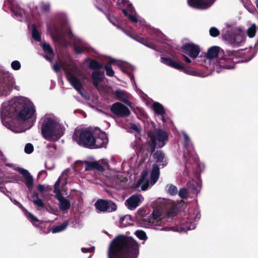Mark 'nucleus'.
<instances>
[{
    "label": "nucleus",
    "mask_w": 258,
    "mask_h": 258,
    "mask_svg": "<svg viewBox=\"0 0 258 258\" xmlns=\"http://www.w3.org/2000/svg\"><path fill=\"white\" fill-rule=\"evenodd\" d=\"M72 39L74 48L76 53L81 54L89 50V45L85 40L76 36H73Z\"/></svg>",
    "instance_id": "20"
},
{
    "label": "nucleus",
    "mask_w": 258,
    "mask_h": 258,
    "mask_svg": "<svg viewBox=\"0 0 258 258\" xmlns=\"http://www.w3.org/2000/svg\"><path fill=\"white\" fill-rule=\"evenodd\" d=\"M144 198L141 195H134L125 201L128 209L133 210L138 207L143 201Z\"/></svg>",
    "instance_id": "25"
},
{
    "label": "nucleus",
    "mask_w": 258,
    "mask_h": 258,
    "mask_svg": "<svg viewBox=\"0 0 258 258\" xmlns=\"http://www.w3.org/2000/svg\"><path fill=\"white\" fill-rule=\"evenodd\" d=\"M190 191L186 188H182L178 191V196L182 199H186L189 196Z\"/></svg>",
    "instance_id": "44"
},
{
    "label": "nucleus",
    "mask_w": 258,
    "mask_h": 258,
    "mask_svg": "<svg viewBox=\"0 0 258 258\" xmlns=\"http://www.w3.org/2000/svg\"><path fill=\"white\" fill-rule=\"evenodd\" d=\"M164 204L165 205L167 209H170L168 212V215L169 216H172L175 214L176 211V206L175 204L168 200H165L163 202Z\"/></svg>",
    "instance_id": "35"
},
{
    "label": "nucleus",
    "mask_w": 258,
    "mask_h": 258,
    "mask_svg": "<svg viewBox=\"0 0 258 258\" xmlns=\"http://www.w3.org/2000/svg\"><path fill=\"white\" fill-rule=\"evenodd\" d=\"M25 215H26V217L28 218V219L31 221V222L33 225H35V222L39 221L38 219L36 217H35L34 215H33L32 213L28 212L27 211H26Z\"/></svg>",
    "instance_id": "47"
},
{
    "label": "nucleus",
    "mask_w": 258,
    "mask_h": 258,
    "mask_svg": "<svg viewBox=\"0 0 258 258\" xmlns=\"http://www.w3.org/2000/svg\"><path fill=\"white\" fill-rule=\"evenodd\" d=\"M161 212L159 209H154L152 214L148 218V223L145 224V226L161 230H169V228L164 227L160 228V227L164 224L165 219L161 217Z\"/></svg>",
    "instance_id": "16"
},
{
    "label": "nucleus",
    "mask_w": 258,
    "mask_h": 258,
    "mask_svg": "<svg viewBox=\"0 0 258 258\" xmlns=\"http://www.w3.org/2000/svg\"><path fill=\"white\" fill-rule=\"evenodd\" d=\"M73 139L80 145L91 148L93 145L92 141L93 136L91 132L88 130H76L74 132Z\"/></svg>",
    "instance_id": "14"
},
{
    "label": "nucleus",
    "mask_w": 258,
    "mask_h": 258,
    "mask_svg": "<svg viewBox=\"0 0 258 258\" xmlns=\"http://www.w3.org/2000/svg\"><path fill=\"white\" fill-rule=\"evenodd\" d=\"M148 174L147 171H144L142 174L141 178L138 180L133 187L136 189L141 187V190H146L150 184L149 179L147 178Z\"/></svg>",
    "instance_id": "26"
},
{
    "label": "nucleus",
    "mask_w": 258,
    "mask_h": 258,
    "mask_svg": "<svg viewBox=\"0 0 258 258\" xmlns=\"http://www.w3.org/2000/svg\"><path fill=\"white\" fill-rule=\"evenodd\" d=\"M15 84L14 78L9 74H5L0 82V96L8 95Z\"/></svg>",
    "instance_id": "18"
},
{
    "label": "nucleus",
    "mask_w": 258,
    "mask_h": 258,
    "mask_svg": "<svg viewBox=\"0 0 258 258\" xmlns=\"http://www.w3.org/2000/svg\"><path fill=\"white\" fill-rule=\"evenodd\" d=\"M61 180V177H59L54 184V189L53 192L55 194V196L61 194L59 189V183Z\"/></svg>",
    "instance_id": "48"
},
{
    "label": "nucleus",
    "mask_w": 258,
    "mask_h": 258,
    "mask_svg": "<svg viewBox=\"0 0 258 258\" xmlns=\"http://www.w3.org/2000/svg\"><path fill=\"white\" fill-rule=\"evenodd\" d=\"M38 190L41 192H43L44 191L45 189V186L43 185L39 184L38 186Z\"/></svg>",
    "instance_id": "57"
},
{
    "label": "nucleus",
    "mask_w": 258,
    "mask_h": 258,
    "mask_svg": "<svg viewBox=\"0 0 258 258\" xmlns=\"http://www.w3.org/2000/svg\"><path fill=\"white\" fill-rule=\"evenodd\" d=\"M133 221L132 219L131 216L129 215H126L120 219V225L121 227H124L131 225H132Z\"/></svg>",
    "instance_id": "37"
},
{
    "label": "nucleus",
    "mask_w": 258,
    "mask_h": 258,
    "mask_svg": "<svg viewBox=\"0 0 258 258\" xmlns=\"http://www.w3.org/2000/svg\"><path fill=\"white\" fill-rule=\"evenodd\" d=\"M112 172L113 173L112 175H105V176L111 178L113 182L120 185H123L122 182H124L126 180L125 178L124 177H122V176H120V175L119 174L116 175L115 173H114V171Z\"/></svg>",
    "instance_id": "36"
},
{
    "label": "nucleus",
    "mask_w": 258,
    "mask_h": 258,
    "mask_svg": "<svg viewBox=\"0 0 258 258\" xmlns=\"http://www.w3.org/2000/svg\"><path fill=\"white\" fill-rule=\"evenodd\" d=\"M181 135L184 139L183 156L185 158V167L187 168L188 165L193 164L197 168L198 172L202 171L204 170V165L200 162L189 137L184 131L181 132Z\"/></svg>",
    "instance_id": "7"
},
{
    "label": "nucleus",
    "mask_w": 258,
    "mask_h": 258,
    "mask_svg": "<svg viewBox=\"0 0 258 258\" xmlns=\"http://www.w3.org/2000/svg\"><path fill=\"white\" fill-rule=\"evenodd\" d=\"M83 162L85 164V170H97L100 172H103L105 168L109 169L108 162L105 159L98 161H85Z\"/></svg>",
    "instance_id": "19"
},
{
    "label": "nucleus",
    "mask_w": 258,
    "mask_h": 258,
    "mask_svg": "<svg viewBox=\"0 0 258 258\" xmlns=\"http://www.w3.org/2000/svg\"><path fill=\"white\" fill-rule=\"evenodd\" d=\"M60 69L64 71L68 80L74 89L87 99V96L82 85V81L87 79L84 74L72 61H59V64L56 63L53 66V69L55 72H59Z\"/></svg>",
    "instance_id": "4"
},
{
    "label": "nucleus",
    "mask_w": 258,
    "mask_h": 258,
    "mask_svg": "<svg viewBox=\"0 0 258 258\" xmlns=\"http://www.w3.org/2000/svg\"><path fill=\"white\" fill-rule=\"evenodd\" d=\"M256 29V26L255 24H252L246 31L247 36L250 38H252L255 36Z\"/></svg>",
    "instance_id": "42"
},
{
    "label": "nucleus",
    "mask_w": 258,
    "mask_h": 258,
    "mask_svg": "<svg viewBox=\"0 0 258 258\" xmlns=\"http://www.w3.org/2000/svg\"><path fill=\"white\" fill-rule=\"evenodd\" d=\"M0 112L2 122L7 127L15 118L19 121L30 120L31 126L36 118L33 103L29 99L23 96H16L4 102Z\"/></svg>",
    "instance_id": "1"
},
{
    "label": "nucleus",
    "mask_w": 258,
    "mask_h": 258,
    "mask_svg": "<svg viewBox=\"0 0 258 258\" xmlns=\"http://www.w3.org/2000/svg\"><path fill=\"white\" fill-rule=\"evenodd\" d=\"M11 200L15 205H17L18 204V203H19L18 201H17V200H16L15 199H14V200L11 199Z\"/></svg>",
    "instance_id": "62"
},
{
    "label": "nucleus",
    "mask_w": 258,
    "mask_h": 258,
    "mask_svg": "<svg viewBox=\"0 0 258 258\" xmlns=\"http://www.w3.org/2000/svg\"><path fill=\"white\" fill-rule=\"evenodd\" d=\"M68 225L69 223L66 221L59 225L53 226L51 229V232L52 233H56L61 232L67 228Z\"/></svg>",
    "instance_id": "38"
},
{
    "label": "nucleus",
    "mask_w": 258,
    "mask_h": 258,
    "mask_svg": "<svg viewBox=\"0 0 258 258\" xmlns=\"http://www.w3.org/2000/svg\"><path fill=\"white\" fill-rule=\"evenodd\" d=\"M20 209L22 210H25L24 207L19 202L18 204L17 205Z\"/></svg>",
    "instance_id": "60"
},
{
    "label": "nucleus",
    "mask_w": 258,
    "mask_h": 258,
    "mask_svg": "<svg viewBox=\"0 0 258 258\" xmlns=\"http://www.w3.org/2000/svg\"><path fill=\"white\" fill-rule=\"evenodd\" d=\"M131 128L138 133L140 132L141 130V126L138 124H133L131 126Z\"/></svg>",
    "instance_id": "56"
},
{
    "label": "nucleus",
    "mask_w": 258,
    "mask_h": 258,
    "mask_svg": "<svg viewBox=\"0 0 258 258\" xmlns=\"http://www.w3.org/2000/svg\"><path fill=\"white\" fill-rule=\"evenodd\" d=\"M222 31L224 40L233 47H239L245 42L246 36L241 28L234 24L226 23Z\"/></svg>",
    "instance_id": "6"
},
{
    "label": "nucleus",
    "mask_w": 258,
    "mask_h": 258,
    "mask_svg": "<svg viewBox=\"0 0 258 258\" xmlns=\"http://www.w3.org/2000/svg\"><path fill=\"white\" fill-rule=\"evenodd\" d=\"M4 6L10 9L13 16L18 20L22 21L26 18L24 10L20 7L16 0H6Z\"/></svg>",
    "instance_id": "17"
},
{
    "label": "nucleus",
    "mask_w": 258,
    "mask_h": 258,
    "mask_svg": "<svg viewBox=\"0 0 258 258\" xmlns=\"http://www.w3.org/2000/svg\"><path fill=\"white\" fill-rule=\"evenodd\" d=\"M116 97L127 105L131 106L132 103L129 101L130 95L126 91L117 89L114 92Z\"/></svg>",
    "instance_id": "31"
},
{
    "label": "nucleus",
    "mask_w": 258,
    "mask_h": 258,
    "mask_svg": "<svg viewBox=\"0 0 258 258\" xmlns=\"http://www.w3.org/2000/svg\"><path fill=\"white\" fill-rule=\"evenodd\" d=\"M108 142V140L106 135L103 132H100L97 138L93 137L92 144L91 149L100 148L106 147Z\"/></svg>",
    "instance_id": "24"
},
{
    "label": "nucleus",
    "mask_w": 258,
    "mask_h": 258,
    "mask_svg": "<svg viewBox=\"0 0 258 258\" xmlns=\"http://www.w3.org/2000/svg\"><path fill=\"white\" fill-rule=\"evenodd\" d=\"M104 72L98 71H95L92 73V78L94 86L99 91L103 90V86L100 85L99 83L104 78Z\"/></svg>",
    "instance_id": "28"
},
{
    "label": "nucleus",
    "mask_w": 258,
    "mask_h": 258,
    "mask_svg": "<svg viewBox=\"0 0 258 258\" xmlns=\"http://www.w3.org/2000/svg\"><path fill=\"white\" fill-rule=\"evenodd\" d=\"M32 36L35 40L38 42H40L41 40L40 33L34 25H32Z\"/></svg>",
    "instance_id": "41"
},
{
    "label": "nucleus",
    "mask_w": 258,
    "mask_h": 258,
    "mask_svg": "<svg viewBox=\"0 0 258 258\" xmlns=\"http://www.w3.org/2000/svg\"><path fill=\"white\" fill-rule=\"evenodd\" d=\"M256 7L258 8V0L256 1Z\"/></svg>",
    "instance_id": "64"
},
{
    "label": "nucleus",
    "mask_w": 258,
    "mask_h": 258,
    "mask_svg": "<svg viewBox=\"0 0 258 258\" xmlns=\"http://www.w3.org/2000/svg\"><path fill=\"white\" fill-rule=\"evenodd\" d=\"M33 203L39 208H43L44 206V204L40 198H37L33 201Z\"/></svg>",
    "instance_id": "51"
},
{
    "label": "nucleus",
    "mask_w": 258,
    "mask_h": 258,
    "mask_svg": "<svg viewBox=\"0 0 258 258\" xmlns=\"http://www.w3.org/2000/svg\"><path fill=\"white\" fill-rule=\"evenodd\" d=\"M161 62L168 66L182 71L184 73L188 75L202 78H204L206 76L204 73L198 70L185 67L183 63L180 60H174L169 58L161 57Z\"/></svg>",
    "instance_id": "11"
},
{
    "label": "nucleus",
    "mask_w": 258,
    "mask_h": 258,
    "mask_svg": "<svg viewBox=\"0 0 258 258\" xmlns=\"http://www.w3.org/2000/svg\"><path fill=\"white\" fill-rule=\"evenodd\" d=\"M85 62L88 64L90 68L93 70L100 69L102 68V65L95 60L87 59L85 60Z\"/></svg>",
    "instance_id": "39"
},
{
    "label": "nucleus",
    "mask_w": 258,
    "mask_h": 258,
    "mask_svg": "<svg viewBox=\"0 0 258 258\" xmlns=\"http://www.w3.org/2000/svg\"><path fill=\"white\" fill-rule=\"evenodd\" d=\"M135 234L137 237L141 240L145 241L147 239V236L146 233L143 230H137L135 231Z\"/></svg>",
    "instance_id": "46"
},
{
    "label": "nucleus",
    "mask_w": 258,
    "mask_h": 258,
    "mask_svg": "<svg viewBox=\"0 0 258 258\" xmlns=\"http://www.w3.org/2000/svg\"><path fill=\"white\" fill-rule=\"evenodd\" d=\"M139 254V244L133 238L119 235L110 243L108 258H137Z\"/></svg>",
    "instance_id": "2"
},
{
    "label": "nucleus",
    "mask_w": 258,
    "mask_h": 258,
    "mask_svg": "<svg viewBox=\"0 0 258 258\" xmlns=\"http://www.w3.org/2000/svg\"><path fill=\"white\" fill-rule=\"evenodd\" d=\"M43 137L47 140L55 141L63 135L64 127L59 118L53 114H45L40 120Z\"/></svg>",
    "instance_id": "5"
},
{
    "label": "nucleus",
    "mask_w": 258,
    "mask_h": 258,
    "mask_svg": "<svg viewBox=\"0 0 258 258\" xmlns=\"http://www.w3.org/2000/svg\"><path fill=\"white\" fill-rule=\"evenodd\" d=\"M133 39L136 40L137 41L145 45V46L151 48L152 49H155L153 45H149L147 43V40L142 36L137 35L134 37H132Z\"/></svg>",
    "instance_id": "40"
},
{
    "label": "nucleus",
    "mask_w": 258,
    "mask_h": 258,
    "mask_svg": "<svg viewBox=\"0 0 258 258\" xmlns=\"http://www.w3.org/2000/svg\"><path fill=\"white\" fill-rule=\"evenodd\" d=\"M56 199L59 203V208L62 211L68 210L71 206L70 202L66 198L62 197L61 194L56 195Z\"/></svg>",
    "instance_id": "33"
},
{
    "label": "nucleus",
    "mask_w": 258,
    "mask_h": 258,
    "mask_svg": "<svg viewBox=\"0 0 258 258\" xmlns=\"http://www.w3.org/2000/svg\"><path fill=\"white\" fill-rule=\"evenodd\" d=\"M160 175V170L158 166L155 164L153 165L151 173V184L154 185L158 180Z\"/></svg>",
    "instance_id": "34"
},
{
    "label": "nucleus",
    "mask_w": 258,
    "mask_h": 258,
    "mask_svg": "<svg viewBox=\"0 0 258 258\" xmlns=\"http://www.w3.org/2000/svg\"><path fill=\"white\" fill-rule=\"evenodd\" d=\"M152 108L156 115L161 116V119L163 122L165 121L164 115L165 114V110L163 106L158 102H154L152 105Z\"/></svg>",
    "instance_id": "30"
},
{
    "label": "nucleus",
    "mask_w": 258,
    "mask_h": 258,
    "mask_svg": "<svg viewBox=\"0 0 258 258\" xmlns=\"http://www.w3.org/2000/svg\"><path fill=\"white\" fill-rule=\"evenodd\" d=\"M41 8L43 11H47L50 9V4L48 3H42L41 4Z\"/></svg>",
    "instance_id": "53"
},
{
    "label": "nucleus",
    "mask_w": 258,
    "mask_h": 258,
    "mask_svg": "<svg viewBox=\"0 0 258 258\" xmlns=\"http://www.w3.org/2000/svg\"><path fill=\"white\" fill-rule=\"evenodd\" d=\"M33 151V146L30 143H28L25 147V152L27 154L31 153Z\"/></svg>",
    "instance_id": "52"
},
{
    "label": "nucleus",
    "mask_w": 258,
    "mask_h": 258,
    "mask_svg": "<svg viewBox=\"0 0 258 258\" xmlns=\"http://www.w3.org/2000/svg\"><path fill=\"white\" fill-rule=\"evenodd\" d=\"M112 63L118 66L121 69L123 72L128 73V75L130 77L132 83L133 84H135L134 77L131 74L128 73L129 71L133 70V67L127 63L123 62L120 61H116L114 58H111L109 62L107 63L105 66L104 68L106 72V75L108 76L112 77L114 74V72L113 70L111 67Z\"/></svg>",
    "instance_id": "15"
},
{
    "label": "nucleus",
    "mask_w": 258,
    "mask_h": 258,
    "mask_svg": "<svg viewBox=\"0 0 258 258\" xmlns=\"http://www.w3.org/2000/svg\"><path fill=\"white\" fill-rule=\"evenodd\" d=\"M154 158L156 161L163 167L166 166L167 164V159L164 154L161 151H157L154 154Z\"/></svg>",
    "instance_id": "32"
},
{
    "label": "nucleus",
    "mask_w": 258,
    "mask_h": 258,
    "mask_svg": "<svg viewBox=\"0 0 258 258\" xmlns=\"http://www.w3.org/2000/svg\"><path fill=\"white\" fill-rule=\"evenodd\" d=\"M210 34L212 37H217L220 34V31L216 27H213L209 30Z\"/></svg>",
    "instance_id": "50"
},
{
    "label": "nucleus",
    "mask_w": 258,
    "mask_h": 258,
    "mask_svg": "<svg viewBox=\"0 0 258 258\" xmlns=\"http://www.w3.org/2000/svg\"><path fill=\"white\" fill-rule=\"evenodd\" d=\"M181 50L182 55L186 63H191L192 59L195 62L203 64L202 61L203 55H200L201 49L199 45L192 42H185L182 44Z\"/></svg>",
    "instance_id": "8"
},
{
    "label": "nucleus",
    "mask_w": 258,
    "mask_h": 258,
    "mask_svg": "<svg viewBox=\"0 0 258 258\" xmlns=\"http://www.w3.org/2000/svg\"><path fill=\"white\" fill-rule=\"evenodd\" d=\"M17 170L22 174L25 179V184L29 189H31L33 186V178L29 172L23 168L18 167Z\"/></svg>",
    "instance_id": "29"
},
{
    "label": "nucleus",
    "mask_w": 258,
    "mask_h": 258,
    "mask_svg": "<svg viewBox=\"0 0 258 258\" xmlns=\"http://www.w3.org/2000/svg\"><path fill=\"white\" fill-rule=\"evenodd\" d=\"M0 159L3 161L5 160V158L4 157L3 154L1 150H0Z\"/></svg>",
    "instance_id": "59"
},
{
    "label": "nucleus",
    "mask_w": 258,
    "mask_h": 258,
    "mask_svg": "<svg viewBox=\"0 0 258 258\" xmlns=\"http://www.w3.org/2000/svg\"><path fill=\"white\" fill-rule=\"evenodd\" d=\"M66 27V22L61 25L55 24L53 25V28L47 25V32L51 36V38L55 42H57L64 46H67L69 44L64 34V30Z\"/></svg>",
    "instance_id": "13"
},
{
    "label": "nucleus",
    "mask_w": 258,
    "mask_h": 258,
    "mask_svg": "<svg viewBox=\"0 0 258 258\" xmlns=\"http://www.w3.org/2000/svg\"><path fill=\"white\" fill-rule=\"evenodd\" d=\"M220 48L218 46L210 47L206 55H203L202 61L203 65L208 68L204 63H210L211 69L219 73L222 69H231L234 68V59L237 56V53L234 51H227L226 54L221 58H217L219 54Z\"/></svg>",
    "instance_id": "3"
},
{
    "label": "nucleus",
    "mask_w": 258,
    "mask_h": 258,
    "mask_svg": "<svg viewBox=\"0 0 258 258\" xmlns=\"http://www.w3.org/2000/svg\"><path fill=\"white\" fill-rule=\"evenodd\" d=\"M11 66L12 68L15 71L19 70L21 67V63L18 60L13 61Z\"/></svg>",
    "instance_id": "49"
},
{
    "label": "nucleus",
    "mask_w": 258,
    "mask_h": 258,
    "mask_svg": "<svg viewBox=\"0 0 258 258\" xmlns=\"http://www.w3.org/2000/svg\"><path fill=\"white\" fill-rule=\"evenodd\" d=\"M44 57L46 58V59H47L48 61L51 62L52 61V58L49 56H47V55H45L44 56Z\"/></svg>",
    "instance_id": "58"
},
{
    "label": "nucleus",
    "mask_w": 258,
    "mask_h": 258,
    "mask_svg": "<svg viewBox=\"0 0 258 258\" xmlns=\"http://www.w3.org/2000/svg\"><path fill=\"white\" fill-rule=\"evenodd\" d=\"M97 210L100 212H111L117 209V206L112 201H107L103 200H98L95 204Z\"/></svg>",
    "instance_id": "21"
},
{
    "label": "nucleus",
    "mask_w": 258,
    "mask_h": 258,
    "mask_svg": "<svg viewBox=\"0 0 258 258\" xmlns=\"http://www.w3.org/2000/svg\"><path fill=\"white\" fill-rule=\"evenodd\" d=\"M150 139L152 152H154L156 147L162 148L164 146L168 140V135L162 129H155L149 131L148 133Z\"/></svg>",
    "instance_id": "10"
},
{
    "label": "nucleus",
    "mask_w": 258,
    "mask_h": 258,
    "mask_svg": "<svg viewBox=\"0 0 258 258\" xmlns=\"http://www.w3.org/2000/svg\"><path fill=\"white\" fill-rule=\"evenodd\" d=\"M167 192L170 195H175L177 193V188L176 186L173 184H168L166 186Z\"/></svg>",
    "instance_id": "43"
},
{
    "label": "nucleus",
    "mask_w": 258,
    "mask_h": 258,
    "mask_svg": "<svg viewBox=\"0 0 258 258\" xmlns=\"http://www.w3.org/2000/svg\"><path fill=\"white\" fill-rule=\"evenodd\" d=\"M216 0H187L188 5L192 8L205 10L211 7Z\"/></svg>",
    "instance_id": "23"
},
{
    "label": "nucleus",
    "mask_w": 258,
    "mask_h": 258,
    "mask_svg": "<svg viewBox=\"0 0 258 258\" xmlns=\"http://www.w3.org/2000/svg\"><path fill=\"white\" fill-rule=\"evenodd\" d=\"M187 187L190 193L197 195L202 188L201 179L198 178L196 180L194 179L190 180L187 183Z\"/></svg>",
    "instance_id": "27"
},
{
    "label": "nucleus",
    "mask_w": 258,
    "mask_h": 258,
    "mask_svg": "<svg viewBox=\"0 0 258 258\" xmlns=\"http://www.w3.org/2000/svg\"><path fill=\"white\" fill-rule=\"evenodd\" d=\"M95 249V247L94 246L89 247H82L81 248V250L83 253L87 252H92L94 251Z\"/></svg>",
    "instance_id": "54"
},
{
    "label": "nucleus",
    "mask_w": 258,
    "mask_h": 258,
    "mask_svg": "<svg viewBox=\"0 0 258 258\" xmlns=\"http://www.w3.org/2000/svg\"><path fill=\"white\" fill-rule=\"evenodd\" d=\"M110 110L114 114L120 117L127 116L131 114L128 108L119 102L113 103L110 107Z\"/></svg>",
    "instance_id": "22"
},
{
    "label": "nucleus",
    "mask_w": 258,
    "mask_h": 258,
    "mask_svg": "<svg viewBox=\"0 0 258 258\" xmlns=\"http://www.w3.org/2000/svg\"><path fill=\"white\" fill-rule=\"evenodd\" d=\"M200 217V214L197 211L185 214L180 227L177 228V231L179 232H185L188 230L194 229Z\"/></svg>",
    "instance_id": "12"
},
{
    "label": "nucleus",
    "mask_w": 258,
    "mask_h": 258,
    "mask_svg": "<svg viewBox=\"0 0 258 258\" xmlns=\"http://www.w3.org/2000/svg\"><path fill=\"white\" fill-rule=\"evenodd\" d=\"M68 172V170H64L62 173V174H61V176H63V175H67V173Z\"/></svg>",
    "instance_id": "63"
},
{
    "label": "nucleus",
    "mask_w": 258,
    "mask_h": 258,
    "mask_svg": "<svg viewBox=\"0 0 258 258\" xmlns=\"http://www.w3.org/2000/svg\"><path fill=\"white\" fill-rule=\"evenodd\" d=\"M42 47L46 53H48L49 55H53V51L48 43L45 42L42 43Z\"/></svg>",
    "instance_id": "45"
},
{
    "label": "nucleus",
    "mask_w": 258,
    "mask_h": 258,
    "mask_svg": "<svg viewBox=\"0 0 258 258\" xmlns=\"http://www.w3.org/2000/svg\"><path fill=\"white\" fill-rule=\"evenodd\" d=\"M118 6L122 9V11L126 17H127L130 21L137 25L144 26L145 20L137 15L132 4L127 0H117Z\"/></svg>",
    "instance_id": "9"
},
{
    "label": "nucleus",
    "mask_w": 258,
    "mask_h": 258,
    "mask_svg": "<svg viewBox=\"0 0 258 258\" xmlns=\"http://www.w3.org/2000/svg\"><path fill=\"white\" fill-rule=\"evenodd\" d=\"M126 165H129V164L128 163H126V162H125L123 164V166H122L123 169H122V170L124 172H127L128 173H131L132 169H126L125 167H126Z\"/></svg>",
    "instance_id": "55"
},
{
    "label": "nucleus",
    "mask_w": 258,
    "mask_h": 258,
    "mask_svg": "<svg viewBox=\"0 0 258 258\" xmlns=\"http://www.w3.org/2000/svg\"><path fill=\"white\" fill-rule=\"evenodd\" d=\"M20 209L22 210H25L24 207L19 202L18 204L17 205Z\"/></svg>",
    "instance_id": "61"
}]
</instances>
